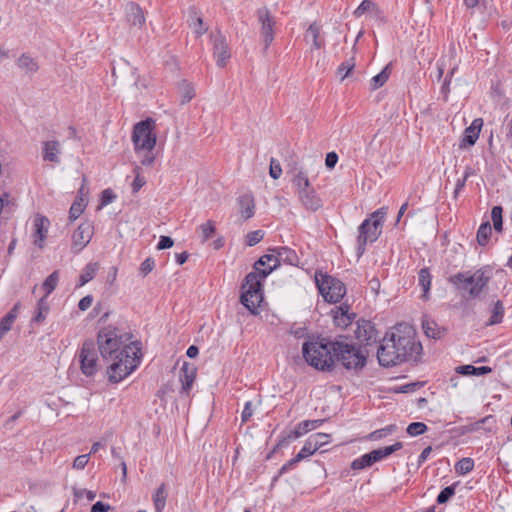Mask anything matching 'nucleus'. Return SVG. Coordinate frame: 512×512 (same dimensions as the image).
I'll use <instances>...</instances> for the list:
<instances>
[{
    "label": "nucleus",
    "instance_id": "nucleus-18",
    "mask_svg": "<svg viewBox=\"0 0 512 512\" xmlns=\"http://www.w3.org/2000/svg\"><path fill=\"white\" fill-rule=\"evenodd\" d=\"M297 196L306 210L315 212L322 207V200L313 188L300 192Z\"/></svg>",
    "mask_w": 512,
    "mask_h": 512
},
{
    "label": "nucleus",
    "instance_id": "nucleus-41",
    "mask_svg": "<svg viewBox=\"0 0 512 512\" xmlns=\"http://www.w3.org/2000/svg\"><path fill=\"white\" fill-rule=\"evenodd\" d=\"M389 78L388 67H385L380 73L375 75L370 81V87L372 90H376L382 87Z\"/></svg>",
    "mask_w": 512,
    "mask_h": 512
},
{
    "label": "nucleus",
    "instance_id": "nucleus-13",
    "mask_svg": "<svg viewBox=\"0 0 512 512\" xmlns=\"http://www.w3.org/2000/svg\"><path fill=\"white\" fill-rule=\"evenodd\" d=\"M125 19L131 30H140L146 22L143 9L135 2L125 5Z\"/></svg>",
    "mask_w": 512,
    "mask_h": 512
},
{
    "label": "nucleus",
    "instance_id": "nucleus-44",
    "mask_svg": "<svg viewBox=\"0 0 512 512\" xmlns=\"http://www.w3.org/2000/svg\"><path fill=\"white\" fill-rule=\"evenodd\" d=\"M503 209L501 206H494L491 210V219L493 227L497 232L502 231L503 220H502Z\"/></svg>",
    "mask_w": 512,
    "mask_h": 512
},
{
    "label": "nucleus",
    "instance_id": "nucleus-21",
    "mask_svg": "<svg viewBox=\"0 0 512 512\" xmlns=\"http://www.w3.org/2000/svg\"><path fill=\"white\" fill-rule=\"evenodd\" d=\"M333 321L336 326L346 328L349 326L355 318L354 313H349L348 305H341L332 310Z\"/></svg>",
    "mask_w": 512,
    "mask_h": 512
},
{
    "label": "nucleus",
    "instance_id": "nucleus-34",
    "mask_svg": "<svg viewBox=\"0 0 512 512\" xmlns=\"http://www.w3.org/2000/svg\"><path fill=\"white\" fill-rule=\"evenodd\" d=\"M179 92L181 97V104L190 102L195 96V90L193 86L185 80L181 81L179 84Z\"/></svg>",
    "mask_w": 512,
    "mask_h": 512
},
{
    "label": "nucleus",
    "instance_id": "nucleus-10",
    "mask_svg": "<svg viewBox=\"0 0 512 512\" xmlns=\"http://www.w3.org/2000/svg\"><path fill=\"white\" fill-rule=\"evenodd\" d=\"M256 16L260 24V32L263 37L264 50L266 51L274 40L276 21L266 6L257 9Z\"/></svg>",
    "mask_w": 512,
    "mask_h": 512
},
{
    "label": "nucleus",
    "instance_id": "nucleus-23",
    "mask_svg": "<svg viewBox=\"0 0 512 512\" xmlns=\"http://www.w3.org/2000/svg\"><path fill=\"white\" fill-rule=\"evenodd\" d=\"M496 425V418L492 415H488L479 421L471 423L465 426L467 432L484 431L485 433L493 432Z\"/></svg>",
    "mask_w": 512,
    "mask_h": 512
},
{
    "label": "nucleus",
    "instance_id": "nucleus-38",
    "mask_svg": "<svg viewBox=\"0 0 512 512\" xmlns=\"http://www.w3.org/2000/svg\"><path fill=\"white\" fill-rule=\"evenodd\" d=\"M491 225L488 221L482 223L477 231V241L479 245L485 246L489 240V237L491 235Z\"/></svg>",
    "mask_w": 512,
    "mask_h": 512
},
{
    "label": "nucleus",
    "instance_id": "nucleus-27",
    "mask_svg": "<svg viewBox=\"0 0 512 512\" xmlns=\"http://www.w3.org/2000/svg\"><path fill=\"white\" fill-rule=\"evenodd\" d=\"M403 447L402 442H395L393 445L381 447L371 451L374 462H379Z\"/></svg>",
    "mask_w": 512,
    "mask_h": 512
},
{
    "label": "nucleus",
    "instance_id": "nucleus-1",
    "mask_svg": "<svg viewBox=\"0 0 512 512\" xmlns=\"http://www.w3.org/2000/svg\"><path fill=\"white\" fill-rule=\"evenodd\" d=\"M97 345L102 358L112 362L107 368L110 382L119 383L140 363L139 343L122 328L113 325L102 327L98 331Z\"/></svg>",
    "mask_w": 512,
    "mask_h": 512
},
{
    "label": "nucleus",
    "instance_id": "nucleus-37",
    "mask_svg": "<svg viewBox=\"0 0 512 512\" xmlns=\"http://www.w3.org/2000/svg\"><path fill=\"white\" fill-rule=\"evenodd\" d=\"M59 281V272L54 271L51 273L43 282L42 289L45 291V295L43 297L47 298L49 294H51L56 288Z\"/></svg>",
    "mask_w": 512,
    "mask_h": 512
},
{
    "label": "nucleus",
    "instance_id": "nucleus-28",
    "mask_svg": "<svg viewBox=\"0 0 512 512\" xmlns=\"http://www.w3.org/2000/svg\"><path fill=\"white\" fill-rule=\"evenodd\" d=\"M167 488L166 484L162 483L153 494V504L155 508V512H163L165 506H166V500H167Z\"/></svg>",
    "mask_w": 512,
    "mask_h": 512
},
{
    "label": "nucleus",
    "instance_id": "nucleus-46",
    "mask_svg": "<svg viewBox=\"0 0 512 512\" xmlns=\"http://www.w3.org/2000/svg\"><path fill=\"white\" fill-rule=\"evenodd\" d=\"M457 483H454L450 486L445 487L437 496V503L438 504H445L447 503L451 497L455 494V487Z\"/></svg>",
    "mask_w": 512,
    "mask_h": 512
},
{
    "label": "nucleus",
    "instance_id": "nucleus-35",
    "mask_svg": "<svg viewBox=\"0 0 512 512\" xmlns=\"http://www.w3.org/2000/svg\"><path fill=\"white\" fill-rule=\"evenodd\" d=\"M374 459L372 457L371 452L361 455L360 457L354 459L351 463V468L353 470H362L368 468L374 464Z\"/></svg>",
    "mask_w": 512,
    "mask_h": 512
},
{
    "label": "nucleus",
    "instance_id": "nucleus-30",
    "mask_svg": "<svg viewBox=\"0 0 512 512\" xmlns=\"http://www.w3.org/2000/svg\"><path fill=\"white\" fill-rule=\"evenodd\" d=\"M490 312L491 316L487 321L486 325L492 326L501 323L505 312L503 302L500 300L495 301L491 307Z\"/></svg>",
    "mask_w": 512,
    "mask_h": 512
},
{
    "label": "nucleus",
    "instance_id": "nucleus-61",
    "mask_svg": "<svg viewBox=\"0 0 512 512\" xmlns=\"http://www.w3.org/2000/svg\"><path fill=\"white\" fill-rule=\"evenodd\" d=\"M254 409L251 401H247L241 414L242 422H247L253 415Z\"/></svg>",
    "mask_w": 512,
    "mask_h": 512
},
{
    "label": "nucleus",
    "instance_id": "nucleus-52",
    "mask_svg": "<svg viewBox=\"0 0 512 512\" xmlns=\"http://www.w3.org/2000/svg\"><path fill=\"white\" fill-rule=\"evenodd\" d=\"M264 236V232L262 230L251 231L246 235V244L248 246H254L258 244Z\"/></svg>",
    "mask_w": 512,
    "mask_h": 512
},
{
    "label": "nucleus",
    "instance_id": "nucleus-58",
    "mask_svg": "<svg viewBox=\"0 0 512 512\" xmlns=\"http://www.w3.org/2000/svg\"><path fill=\"white\" fill-rule=\"evenodd\" d=\"M269 174L273 179L280 178V176L282 174V168H281L280 163L273 158L270 161Z\"/></svg>",
    "mask_w": 512,
    "mask_h": 512
},
{
    "label": "nucleus",
    "instance_id": "nucleus-4",
    "mask_svg": "<svg viewBox=\"0 0 512 512\" xmlns=\"http://www.w3.org/2000/svg\"><path fill=\"white\" fill-rule=\"evenodd\" d=\"M491 278L492 269L489 266H484L473 273L470 271L459 272L451 276L449 281L459 291H463L467 293L470 298L475 299L481 295Z\"/></svg>",
    "mask_w": 512,
    "mask_h": 512
},
{
    "label": "nucleus",
    "instance_id": "nucleus-56",
    "mask_svg": "<svg viewBox=\"0 0 512 512\" xmlns=\"http://www.w3.org/2000/svg\"><path fill=\"white\" fill-rule=\"evenodd\" d=\"M74 497L79 500L82 497H86L88 501H93L96 498V492L86 489H75Z\"/></svg>",
    "mask_w": 512,
    "mask_h": 512
},
{
    "label": "nucleus",
    "instance_id": "nucleus-43",
    "mask_svg": "<svg viewBox=\"0 0 512 512\" xmlns=\"http://www.w3.org/2000/svg\"><path fill=\"white\" fill-rule=\"evenodd\" d=\"M474 468V461L471 458H462L455 465V471L460 475L471 472Z\"/></svg>",
    "mask_w": 512,
    "mask_h": 512
},
{
    "label": "nucleus",
    "instance_id": "nucleus-20",
    "mask_svg": "<svg viewBox=\"0 0 512 512\" xmlns=\"http://www.w3.org/2000/svg\"><path fill=\"white\" fill-rule=\"evenodd\" d=\"M179 377L182 383V392L188 394L196 377V368L194 365L184 362L180 369Z\"/></svg>",
    "mask_w": 512,
    "mask_h": 512
},
{
    "label": "nucleus",
    "instance_id": "nucleus-42",
    "mask_svg": "<svg viewBox=\"0 0 512 512\" xmlns=\"http://www.w3.org/2000/svg\"><path fill=\"white\" fill-rule=\"evenodd\" d=\"M395 430H396V425L391 424L384 428H381V429L371 432L367 436V439L371 440V441H377V440L382 439L383 437H386L389 434H392Z\"/></svg>",
    "mask_w": 512,
    "mask_h": 512
},
{
    "label": "nucleus",
    "instance_id": "nucleus-55",
    "mask_svg": "<svg viewBox=\"0 0 512 512\" xmlns=\"http://www.w3.org/2000/svg\"><path fill=\"white\" fill-rule=\"evenodd\" d=\"M89 459L90 454L79 455L74 459L72 467L77 470H82L88 464Z\"/></svg>",
    "mask_w": 512,
    "mask_h": 512
},
{
    "label": "nucleus",
    "instance_id": "nucleus-6",
    "mask_svg": "<svg viewBox=\"0 0 512 512\" xmlns=\"http://www.w3.org/2000/svg\"><path fill=\"white\" fill-rule=\"evenodd\" d=\"M385 216L386 209L382 207L374 211L369 218L360 224L357 237V254L359 257L365 252L368 243H373L379 238Z\"/></svg>",
    "mask_w": 512,
    "mask_h": 512
},
{
    "label": "nucleus",
    "instance_id": "nucleus-15",
    "mask_svg": "<svg viewBox=\"0 0 512 512\" xmlns=\"http://www.w3.org/2000/svg\"><path fill=\"white\" fill-rule=\"evenodd\" d=\"M50 221L46 216L37 214L33 219V243L39 248H43L48 235Z\"/></svg>",
    "mask_w": 512,
    "mask_h": 512
},
{
    "label": "nucleus",
    "instance_id": "nucleus-7",
    "mask_svg": "<svg viewBox=\"0 0 512 512\" xmlns=\"http://www.w3.org/2000/svg\"><path fill=\"white\" fill-rule=\"evenodd\" d=\"M334 361L337 360L347 369H360L366 364V355L355 344L347 343L342 337L334 341Z\"/></svg>",
    "mask_w": 512,
    "mask_h": 512
},
{
    "label": "nucleus",
    "instance_id": "nucleus-19",
    "mask_svg": "<svg viewBox=\"0 0 512 512\" xmlns=\"http://www.w3.org/2000/svg\"><path fill=\"white\" fill-rule=\"evenodd\" d=\"M355 334L360 342H364L366 344H370L377 339V331L374 325L370 321L366 320L358 323Z\"/></svg>",
    "mask_w": 512,
    "mask_h": 512
},
{
    "label": "nucleus",
    "instance_id": "nucleus-49",
    "mask_svg": "<svg viewBox=\"0 0 512 512\" xmlns=\"http://www.w3.org/2000/svg\"><path fill=\"white\" fill-rule=\"evenodd\" d=\"M427 429V425L422 422H412L408 425L406 431L410 436H418L424 434Z\"/></svg>",
    "mask_w": 512,
    "mask_h": 512
},
{
    "label": "nucleus",
    "instance_id": "nucleus-53",
    "mask_svg": "<svg viewBox=\"0 0 512 512\" xmlns=\"http://www.w3.org/2000/svg\"><path fill=\"white\" fill-rule=\"evenodd\" d=\"M354 67H355L354 58H351V59L343 62L338 67V73L342 74L341 80H344L350 74V72L354 69Z\"/></svg>",
    "mask_w": 512,
    "mask_h": 512
},
{
    "label": "nucleus",
    "instance_id": "nucleus-54",
    "mask_svg": "<svg viewBox=\"0 0 512 512\" xmlns=\"http://www.w3.org/2000/svg\"><path fill=\"white\" fill-rule=\"evenodd\" d=\"M135 173H136V176H135V179L132 183V190L134 193L138 192L146 183V180L143 176L140 175V168L139 167H136L135 168Z\"/></svg>",
    "mask_w": 512,
    "mask_h": 512
},
{
    "label": "nucleus",
    "instance_id": "nucleus-31",
    "mask_svg": "<svg viewBox=\"0 0 512 512\" xmlns=\"http://www.w3.org/2000/svg\"><path fill=\"white\" fill-rule=\"evenodd\" d=\"M431 274L428 268H422L418 273V283L423 290V297L426 299L431 287Z\"/></svg>",
    "mask_w": 512,
    "mask_h": 512
},
{
    "label": "nucleus",
    "instance_id": "nucleus-33",
    "mask_svg": "<svg viewBox=\"0 0 512 512\" xmlns=\"http://www.w3.org/2000/svg\"><path fill=\"white\" fill-rule=\"evenodd\" d=\"M50 310L49 304L46 301L45 297L40 298V300L37 303L36 313L34 317L32 318L33 322L41 323L45 320L48 312Z\"/></svg>",
    "mask_w": 512,
    "mask_h": 512
},
{
    "label": "nucleus",
    "instance_id": "nucleus-60",
    "mask_svg": "<svg viewBox=\"0 0 512 512\" xmlns=\"http://www.w3.org/2000/svg\"><path fill=\"white\" fill-rule=\"evenodd\" d=\"M116 195L111 189H105L101 195V206H106L114 201Z\"/></svg>",
    "mask_w": 512,
    "mask_h": 512
},
{
    "label": "nucleus",
    "instance_id": "nucleus-5",
    "mask_svg": "<svg viewBox=\"0 0 512 512\" xmlns=\"http://www.w3.org/2000/svg\"><path fill=\"white\" fill-rule=\"evenodd\" d=\"M334 341L326 338L307 341L302 352L306 362L318 370H331L334 367Z\"/></svg>",
    "mask_w": 512,
    "mask_h": 512
},
{
    "label": "nucleus",
    "instance_id": "nucleus-47",
    "mask_svg": "<svg viewBox=\"0 0 512 512\" xmlns=\"http://www.w3.org/2000/svg\"><path fill=\"white\" fill-rule=\"evenodd\" d=\"M199 229L201 231L202 241L205 242L215 233V223L209 220L206 223L200 225Z\"/></svg>",
    "mask_w": 512,
    "mask_h": 512
},
{
    "label": "nucleus",
    "instance_id": "nucleus-45",
    "mask_svg": "<svg viewBox=\"0 0 512 512\" xmlns=\"http://www.w3.org/2000/svg\"><path fill=\"white\" fill-rule=\"evenodd\" d=\"M312 440L307 439L301 448V450L296 455V461H302L310 456H312L316 450H315V444H311Z\"/></svg>",
    "mask_w": 512,
    "mask_h": 512
},
{
    "label": "nucleus",
    "instance_id": "nucleus-64",
    "mask_svg": "<svg viewBox=\"0 0 512 512\" xmlns=\"http://www.w3.org/2000/svg\"><path fill=\"white\" fill-rule=\"evenodd\" d=\"M110 508L111 506L109 504H105L101 501H98L95 504H93L91 512H108Z\"/></svg>",
    "mask_w": 512,
    "mask_h": 512
},
{
    "label": "nucleus",
    "instance_id": "nucleus-48",
    "mask_svg": "<svg viewBox=\"0 0 512 512\" xmlns=\"http://www.w3.org/2000/svg\"><path fill=\"white\" fill-rule=\"evenodd\" d=\"M473 175V170L470 167H466L464 174L461 178H458L455 184L454 197L456 198L458 194L465 187L467 179Z\"/></svg>",
    "mask_w": 512,
    "mask_h": 512
},
{
    "label": "nucleus",
    "instance_id": "nucleus-25",
    "mask_svg": "<svg viewBox=\"0 0 512 512\" xmlns=\"http://www.w3.org/2000/svg\"><path fill=\"white\" fill-rule=\"evenodd\" d=\"M275 253L278 260V266L281 262L289 264V265H296L299 261L298 256L296 252L289 247L282 246V247H276L271 250Z\"/></svg>",
    "mask_w": 512,
    "mask_h": 512
},
{
    "label": "nucleus",
    "instance_id": "nucleus-32",
    "mask_svg": "<svg viewBox=\"0 0 512 512\" xmlns=\"http://www.w3.org/2000/svg\"><path fill=\"white\" fill-rule=\"evenodd\" d=\"M18 67L28 73H34L38 70V64L34 58L27 54H23L17 61Z\"/></svg>",
    "mask_w": 512,
    "mask_h": 512
},
{
    "label": "nucleus",
    "instance_id": "nucleus-17",
    "mask_svg": "<svg viewBox=\"0 0 512 512\" xmlns=\"http://www.w3.org/2000/svg\"><path fill=\"white\" fill-rule=\"evenodd\" d=\"M483 126V119L476 118L472 121L471 125L464 130L463 137L460 142V148H466L468 146H473L481 131Z\"/></svg>",
    "mask_w": 512,
    "mask_h": 512
},
{
    "label": "nucleus",
    "instance_id": "nucleus-14",
    "mask_svg": "<svg viewBox=\"0 0 512 512\" xmlns=\"http://www.w3.org/2000/svg\"><path fill=\"white\" fill-rule=\"evenodd\" d=\"M325 420L323 419H316V420H304L300 422L294 430L290 431L289 434L284 437L282 440H280L277 444V446H283L284 444H287L289 441L297 439L306 433H308L311 430H315L318 427H320Z\"/></svg>",
    "mask_w": 512,
    "mask_h": 512
},
{
    "label": "nucleus",
    "instance_id": "nucleus-24",
    "mask_svg": "<svg viewBox=\"0 0 512 512\" xmlns=\"http://www.w3.org/2000/svg\"><path fill=\"white\" fill-rule=\"evenodd\" d=\"M61 145L59 141L51 140L43 143V159L45 161L59 163Z\"/></svg>",
    "mask_w": 512,
    "mask_h": 512
},
{
    "label": "nucleus",
    "instance_id": "nucleus-2",
    "mask_svg": "<svg viewBox=\"0 0 512 512\" xmlns=\"http://www.w3.org/2000/svg\"><path fill=\"white\" fill-rule=\"evenodd\" d=\"M422 346L415 339L411 327L399 325L387 334L377 351L379 364L392 367L420 354Z\"/></svg>",
    "mask_w": 512,
    "mask_h": 512
},
{
    "label": "nucleus",
    "instance_id": "nucleus-16",
    "mask_svg": "<svg viewBox=\"0 0 512 512\" xmlns=\"http://www.w3.org/2000/svg\"><path fill=\"white\" fill-rule=\"evenodd\" d=\"M92 234L93 231L90 224L85 223L79 225L72 234V251L79 253L90 242Z\"/></svg>",
    "mask_w": 512,
    "mask_h": 512
},
{
    "label": "nucleus",
    "instance_id": "nucleus-57",
    "mask_svg": "<svg viewBox=\"0 0 512 512\" xmlns=\"http://www.w3.org/2000/svg\"><path fill=\"white\" fill-rule=\"evenodd\" d=\"M14 321L11 320V317H3L0 321V340L4 337V335L11 330Z\"/></svg>",
    "mask_w": 512,
    "mask_h": 512
},
{
    "label": "nucleus",
    "instance_id": "nucleus-29",
    "mask_svg": "<svg viewBox=\"0 0 512 512\" xmlns=\"http://www.w3.org/2000/svg\"><path fill=\"white\" fill-rule=\"evenodd\" d=\"M292 183L296 188L297 194L312 188L307 174L302 169L296 171L293 176Z\"/></svg>",
    "mask_w": 512,
    "mask_h": 512
},
{
    "label": "nucleus",
    "instance_id": "nucleus-3",
    "mask_svg": "<svg viewBox=\"0 0 512 512\" xmlns=\"http://www.w3.org/2000/svg\"><path fill=\"white\" fill-rule=\"evenodd\" d=\"M276 258L274 252L260 257L254 264V271L246 275L242 284L240 301L254 315L263 300L262 281L278 267Z\"/></svg>",
    "mask_w": 512,
    "mask_h": 512
},
{
    "label": "nucleus",
    "instance_id": "nucleus-39",
    "mask_svg": "<svg viewBox=\"0 0 512 512\" xmlns=\"http://www.w3.org/2000/svg\"><path fill=\"white\" fill-rule=\"evenodd\" d=\"M366 12H379V7L370 0H364L361 4L355 9L354 16L359 18Z\"/></svg>",
    "mask_w": 512,
    "mask_h": 512
},
{
    "label": "nucleus",
    "instance_id": "nucleus-8",
    "mask_svg": "<svg viewBox=\"0 0 512 512\" xmlns=\"http://www.w3.org/2000/svg\"><path fill=\"white\" fill-rule=\"evenodd\" d=\"M154 121L152 119H146L138 122L132 133V142L136 154L141 152H151L156 145V135L153 132Z\"/></svg>",
    "mask_w": 512,
    "mask_h": 512
},
{
    "label": "nucleus",
    "instance_id": "nucleus-9",
    "mask_svg": "<svg viewBox=\"0 0 512 512\" xmlns=\"http://www.w3.org/2000/svg\"><path fill=\"white\" fill-rule=\"evenodd\" d=\"M315 282L320 294L329 303H338L346 294L343 282L330 275L316 273Z\"/></svg>",
    "mask_w": 512,
    "mask_h": 512
},
{
    "label": "nucleus",
    "instance_id": "nucleus-63",
    "mask_svg": "<svg viewBox=\"0 0 512 512\" xmlns=\"http://www.w3.org/2000/svg\"><path fill=\"white\" fill-rule=\"evenodd\" d=\"M338 162V155L335 152H329L325 158V165L327 168L332 169Z\"/></svg>",
    "mask_w": 512,
    "mask_h": 512
},
{
    "label": "nucleus",
    "instance_id": "nucleus-40",
    "mask_svg": "<svg viewBox=\"0 0 512 512\" xmlns=\"http://www.w3.org/2000/svg\"><path fill=\"white\" fill-rule=\"evenodd\" d=\"M96 271H97V264L89 263L88 265H86V267L84 268L83 272L81 273V275L79 277V285L83 286L86 283H88L89 281H91L94 278Z\"/></svg>",
    "mask_w": 512,
    "mask_h": 512
},
{
    "label": "nucleus",
    "instance_id": "nucleus-51",
    "mask_svg": "<svg viewBox=\"0 0 512 512\" xmlns=\"http://www.w3.org/2000/svg\"><path fill=\"white\" fill-rule=\"evenodd\" d=\"M329 435L325 433H316L311 435L308 439L312 440V445L315 444V450L317 451L319 448L324 446L329 442Z\"/></svg>",
    "mask_w": 512,
    "mask_h": 512
},
{
    "label": "nucleus",
    "instance_id": "nucleus-50",
    "mask_svg": "<svg viewBox=\"0 0 512 512\" xmlns=\"http://www.w3.org/2000/svg\"><path fill=\"white\" fill-rule=\"evenodd\" d=\"M85 207L84 200L80 199L79 201H75L69 210V219L71 221L76 220L83 212Z\"/></svg>",
    "mask_w": 512,
    "mask_h": 512
},
{
    "label": "nucleus",
    "instance_id": "nucleus-12",
    "mask_svg": "<svg viewBox=\"0 0 512 512\" xmlns=\"http://www.w3.org/2000/svg\"><path fill=\"white\" fill-rule=\"evenodd\" d=\"M210 38L217 66L225 67L231 57L226 38L219 31L211 33Z\"/></svg>",
    "mask_w": 512,
    "mask_h": 512
},
{
    "label": "nucleus",
    "instance_id": "nucleus-62",
    "mask_svg": "<svg viewBox=\"0 0 512 512\" xmlns=\"http://www.w3.org/2000/svg\"><path fill=\"white\" fill-rule=\"evenodd\" d=\"M174 244V241L169 236H161L159 239V242L157 244L158 250H163L172 247Z\"/></svg>",
    "mask_w": 512,
    "mask_h": 512
},
{
    "label": "nucleus",
    "instance_id": "nucleus-22",
    "mask_svg": "<svg viewBox=\"0 0 512 512\" xmlns=\"http://www.w3.org/2000/svg\"><path fill=\"white\" fill-rule=\"evenodd\" d=\"M239 213L243 221H246L254 216L255 202L254 197L247 193L238 198Z\"/></svg>",
    "mask_w": 512,
    "mask_h": 512
},
{
    "label": "nucleus",
    "instance_id": "nucleus-26",
    "mask_svg": "<svg viewBox=\"0 0 512 512\" xmlns=\"http://www.w3.org/2000/svg\"><path fill=\"white\" fill-rule=\"evenodd\" d=\"M422 328L425 335L432 339H440L446 332L445 328L440 327L434 320L427 317L422 320Z\"/></svg>",
    "mask_w": 512,
    "mask_h": 512
},
{
    "label": "nucleus",
    "instance_id": "nucleus-11",
    "mask_svg": "<svg viewBox=\"0 0 512 512\" xmlns=\"http://www.w3.org/2000/svg\"><path fill=\"white\" fill-rule=\"evenodd\" d=\"M81 371L86 376H93L97 372V354L93 342H84L80 355Z\"/></svg>",
    "mask_w": 512,
    "mask_h": 512
},
{
    "label": "nucleus",
    "instance_id": "nucleus-59",
    "mask_svg": "<svg viewBox=\"0 0 512 512\" xmlns=\"http://www.w3.org/2000/svg\"><path fill=\"white\" fill-rule=\"evenodd\" d=\"M155 267V261L153 258L145 259L140 265V273L142 276L148 275Z\"/></svg>",
    "mask_w": 512,
    "mask_h": 512
},
{
    "label": "nucleus",
    "instance_id": "nucleus-36",
    "mask_svg": "<svg viewBox=\"0 0 512 512\" xmlns=\"http://www.w3.org/2000/svg\"><path fill=\"white\" fill-rule=\"evenodd\" d=\"M319 35L320 27L316 23L311 24L307 29L306 37H311L312 46L315 49H320L324 45L323 41L319 39Z\"/></svg>",
    "mask_w": 512,
    "mask_h": 512
}]
</instances>
